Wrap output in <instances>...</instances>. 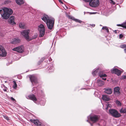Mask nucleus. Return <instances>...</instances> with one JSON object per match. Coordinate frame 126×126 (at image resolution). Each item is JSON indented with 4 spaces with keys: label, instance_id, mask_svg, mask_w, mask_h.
<instances>
[{
    "label": "nucleus",
    "instance_id": "21",
    "mask_svg": "<svg viewBox=\"0 0 126 126\" xmlns=\"http://www.w3.org/2000/svg\"><path fill=\"white\" fill-rule=\"evenodd\" d=\"M34 124L37 126H41V123L37 120H35Z\"/></svg>",
    "mask_w": 126,
    "mask_h": 126
},
{
    "label": "nucleus",
    "instance_id": "8",
    "mask_svg": "<svg viewBox=\"0 0 126 126\" xmlns=\"http://www.w3.org/2000/svg\"><path fill=\"white\" fill-rule=\"evenodd\" d=\"M13 50L19 53H22L24 51V47L23 46H20L13 48Z\"/></svg>",
    "mask_w": 126,
    "mask_h": 126
},
{
    "label": "nucleus",
    "instance_id": "45",
    "mask_svg": "<svg viewBox=\"0 0 126 126\" xmlns=\"http://www.w3.org/2000/svg\"><path fill=\"white\" fill-rule=\"evenodd\" d=\"M3 90L4 91H7V90L6 89H3Z\"/></svg>",
    "mask_w": 126,
    "mask_h": 126
},
{
    "label": "nucleus",
    "instance_id": "25",
    "mask_svg": "<svg viewBox=\"0 0 126 126\" xmlns=\"http://www.w3.org/2000/svg\"><path fill=\"white\" fill-rule=\"evenodd\" d=\"M120 112L121 113H126V109L122 108L120 110Z\"/></svg>",
    "mask_w": 126,
    "mask_h": 126
},
{
    "label": "nucleus",
    "instance_id": "31",
    "mask_svg": "<svg viewBox=\"0 0 126 126\" xmlns=\"http://www.w3.org/2000/svg\"><path fill=\"white\" fill-rule=\"evenodd\" d=\"M122 27L123 28L126 29V22H125L122 24Z\"/></svg>",
    "mask_w": 126,
    "mask_h": 126
},
{
    "label": "nucleus",
    "instance_id": "42",
    "mask_svg": "<svg viewBox=\"0 0 126 126\" xmlns=\"http://www.w3.org/2000/svg\"><path fill=\"white\" fill-rule=\"evenodd\" d=\"M59 1L60 2H61L62 3H63V2L61 0H59Z\"/></svg>",
    "mask_w": 126,
    "mask_h": 126
},
{
    "label": "nucleus",
    "instance_id": "2",
    "mask_svg": "<svg viewBox=\"0 0 126 126\" xmlns=\"http://www.w3.org/2000/svg\"><path fill=\"white\" fill-rule=\"evenodd\" d=\"M13 12L12 10L9 8L4 7L0 10V14L3 18L5 19H8Z\"/></svg>",
    "mask_w": 126,
    "mask_h": 126
},
{
    "label": "nucleus",
    "instance_id": "11",
    "mask_svg": "<svg viewBox=\"0 0 126 126\" xmlns=\"http://www.w3.org/2000/svg\"><path fill=\"white\" fill-rule=\"evenodd\" d=\"M111 72L112 73L117 74L118 76L120 75L121 74V71L117 69H114L112 70Z\"/></svg>",
    "mask_w": 126,
    "mask_h": 126
},
{
    "label": "nucleus",
    "instance_id": "10",
    "mask_svg": "<svg viewBox=\"0 0 126 126\" xmlns=\"http://www.w3.org/2000/svg\"><path fill=\"white\" fill-rule=\"evenodd\" d=\"M90 119L94 123L97 122L98 120L99 117L96 115H94L90 117Z\"/></svg>",
    "mask_w": 126,
    "mask_h": 126
},
{
    "label": "nucleus",
    "instance_id": "29",
    "mask_svg": "<svg viewBox=\"0 0 126 126\" xmlns=\"http://www.w3.org/2000/svg\"><path fill=\"white\" fill-rule=\"evenodd\" d=\"M3 116L5 119L9 121L10 120V119L8 116L5 115H3Z\"/></svg>",
    "mask_w": 126,
    "mask_h": 126
},
{
    "label": "nucleus",
    "instance_id": "15",
    "mask_svg": "<svg viewBox=\"0 0 126 126\" xmlns=\"http://www.w3.org/2000/svg\"><path fill=\"white\" fill-rule=\"evenodd\" d=\"M105 92L107 94H111L112 92V90L110 88H105Z\"/></svg>",
    "mask_w": 126,
    "mask_h": 126
},
{
    "label": "nucleus",
    "instance_id": "28",
    "mask_svg": "<svg viewBox=\"0 0 126 126\" xmlns=\"http://www.w3.org/2000/svg\"><path fill=\"white\" fill-rule=\"evenodd\" d=\"M102 29L103 30H106V31L107 32H109V29H108V28L107 27H103L102 28Z\"/></svg>",
    "mask_w": 126,
    "mask_h": 126
},
{
    "label": "nucleus",
    "instance_id": "47",
    "mask_svg": "<svg viewBox=\"0 0 126 126\" xmlns=\"http://www.w3.org/2000/svg\"><path fill=\"white\" fill-rule=\"evenodd\" d=\"M91 124V126H92V124Z\"/></svg>",
    "mask_w": 126,
    "mask_h": 126
},
{
    "label": "nucleus",
    "instance_id": "36",
    "mask_svg": "<svg viewBox=\"0 0 126 126\" xmlns=\"http://www.w3.org/2000/svg\"><path fill=\"white\" fill-rule=\"evenodd\" d=\"M37 37V36L36 35H35L32 38V39H34L36 38Z\"/></svg>",
    "mask_w": 126,
    "mask_h": 126
},
{
    "label": "nucleus",
    "instance_id": "12",
    "mask_svg": "<svg viewBox=\"0 0 126 126\" xmlns=\"http://www.w3.org/2000/svg\"><path fill=\"white\" fill-rule=\"evenodd\" d=\"M28 99H30L33 100L35 102L37 100V99L35 95L33 94L30 95H29L27 97Z\"/></svg>",
    "mask_w": 126,
    "mask_h": 126
},
{
    "label": "nucleus",
    "instance_id": "7",
    "mask_svg": "<svg viewBox=\"0 0 126 126\" xmlns=\"http://www.w3.org/2000/svg\"><path fill=\"white\" fill-rule=\"evenodd\" d=\"M7 54L4 48L0 45V56L5 57Z\"/></svg>",
    "mask_w": 126,
    "mask_h": 126
},
{
    "label": "nucleus",
    "instance_id": "6",
    "mask_svg": "<svg viewBox=\"0 0 126 126\" xmlns=\"http://www.w3.org/2000/svg\"><path fill=\"white\" fill-rule=\"evenodd\" d=\"M99 4V1L98 0H92L90 2V5L92 7H96Z\"/></svg>",
    "mask_w": 126,
    "mask_h": 126
},
{
    "label": "nucleus",
    "instance_id": "44",
    "mask_svg": "<svg viewBox=\"0 0 126 126\" xmlns=\"http://www.w3.org/2000/svg\"><path fill=\"white\" fill-rule=\"evenodd\" d=\"M52 59H49V61L50 62L52 61Z\"/></svg>",
    "mask_w": 126,
    "mask_h": 126
},
{
    "label": "nucleus",
    "instance_id": "35",
    "mask_svg": "<svg viewBox=\"0 0 126 126\" xmlns=\"http://www.w3.org/2000/svg\"><path fill=\"white\" fill-rule=\"evenodd\" d=\"M123 37V35L122 34H120L119 35V38L120 39L122 38Z\"/></svg>",
    "mask_w": 126,
    "mask_h": 126
},
{
    "label": "nucleus",
    "instance_id": "33",
    "mask_svg": "<svg viewBox=\"0 0 126 126\" xmlns=\"http://www.w3.org/2000/svg\"><path fill=\"white\" fill-rule=\"evenodd\" d=\"M116 103L118 105H121V103L119 101H116Z\"/></svg>",
    "mask_w": 126,
    "mask_h": 126
},
{
    "label": "nucleus",
    "instance_id": "27",
    "mask_svg": "<svg viewBox=\"0 0 126 126\" xmlns=\"http://www.w3.org/2000/svg\"><path fill=\"white\" fill-rule=\"evenodd\" d=\"M106 105L107 107L106 108V110H107L108 109L111 107V106L110 104H108L107 105Z\"/></svg>",
    "mask_w": 126,
    "mask_h": 126
},
{
    "label": "nucleus",
    "instance_id": "32",
    "mask_svg": "<svg viewBox=\"0 0 126 126\" xmlns=\"http://www.w3.org/2000/svg\"><path fill=\"white\" fill-rule=\"evenodd\" d=\"M10 99L14 101V102H16V100L12 97H11Z\"/></svg>",
    "mask_w": 126,
    "mask_h": 126
},
{
    "label": "nucleus",
    "instance_id": "18",
    "mask_svg": "<svg viewBox=\"0 0 126 126\" xmlns=\"http://www.w3.org/2000/svg\"><path fill=\"white\" fill-rule=\"evenodd\" d=\"M97 83L99 86H102L104 84V81L98 79L97 80Z\"/></svg>",
    "mask_w": 126,
    "mask_h": 126
},
{
    "label": "nucleus",
    "instance_id": "23",
    "mask_svg": "<svg viewBox=\"0 0 126 126\" xmlns=\"http://www.w3.org/2000/svg\"><path fill=\"white\" fill-rule=\"evenodd\" d=\"M99 75L101 77H103L106 76V75L105 74H103L102 72H100L99 73Z\"/></svg>",
    "mask_w": 126,
    "mask_h": 126
},
{
    "label": "nucleus",
    "instance_id": "43",
    "mask_svg": "<svg viewBox=\"0 0 126 126\" xmlns=\"http://www.w3.org/2000/svg\"><path fill=\"white\" fill-rule=\"evenodd\" d=\"M102 79L104 80H106V78H102Z\"/></svg>",
    "mask_w": 126,
    "mask_h": 126
},
{
    "label": "nucleus",
    "instance_id": "41",
    "mask_svg": "<svg viewBox=\"0 0 126 126\" xmlns=\"http://www.w3.org/2000/svg\"><path fill=\"white\" fill-rule=\"evenodd\" d=\"M124 51L125 53H126V48H125L124 50Z\"/></svg>",
    "mask_w": 126,
    "mask_h": 126
},
{
    "label": "nucleus",
    "instance_id": "16",
    "mask_svg": "<svg viewBox=\"0 0 126 126\" xmlns=\"http://www.w3.org/2000/svg\"><path fill=\"white\" fill-rule=\"evenodd\" d=\"M9 22L11 24H15V23L14 22V16H10L9 19Z\"/></svg>",
    "mask_w": 126,
    "mask_h": 126
},
{
    "label": "nucleus",
    "instance_id": "38",
    "mask_svg": "<svg viewBox=\"0 0 126 126\" xmlns=\"http://www.w3.org/2000/svg\"><path fill=\"white\" fill-rule=\"evenodd\" d=\"M123 78L124 79H126V76L125 75L123 76Z\"/></svg>",
    "mask_w": 126,
    "mask_h": 126
},
{
    "label": "nucleus",
    "instance_id": "24",
    "mask_svg": "<svg viewBox=\"0 0 126 126\" xmlns=\"http://www.w3.org/2000/svg\"><path fill=\"white\" fill-rule=\"evenodd\" d=\"M13 82L14 83L13 87L14 89H16L17 87V85L16 84V81H15L14 80L13 81Z\"/></svg>",
    "mask_w": 126,
    "mask_h": 126
},
{
    "label": "nucleus",
    "instance_id": "17",
    "mask_svg": "<svg viewBox=\"0 0 126 126\" xmlns=\"http://www.w3.org/2000/svg\"><path fill=\"white\" fill-rule=\"evenodd\" d=\"M20 40L19 39L14 38L13 39L12 43L13 44H16L20 42Z\"/></svg>",
    "mask_w": 126,
    "mask_h": 126
},
{
    "label": "nucleus",
    "instance_id": "48",
    "mask_svg": "<svg viewBox=\"0 0 126 126\" xmlns=\"http://www.w3.org/2000/svg\"><path fill=\"white\" fill-rule=\"evenodd\" d=\"M66 8H68L67 7Z\"/></svg>",
    "mask_w": 126,
    "mask_h": 126
},
{
    "label": "nucleus",
    "instance_id": "26",
    "mask_svg": "<svg viewBox=\"0 0 126 126\" xmlns=\"http://www.w3.org/2000/svg\"><path fill=\"white\" fill-rule=\"evenodd\" d=\"M98 70V69H96V70H95L94 71H93L92 72V74L94 76H95V75H96V74L97 73Z\"/></svg>",
    "mask_w": 126,
    "mask_h": 126
},
{
    "label": "nucleus",
    "instance_id": "34",
    "mask_svg": "<svg viewBox=\"0 0 126 126\" xmlns=\"http://www.w3.org/2000/svg\"><path fill=\"white\" fill-rule=\"evenodd\" d=\"M35 120L34 119H31L30 120V121H31V122L32 123H34V121H35Z\"/></svg>",
    "mask_w": 126,
    "mask_h": 126
},
{
    "label": "nucleus",
    "instance_id": "39",
    "mask_svg": "<svg viewBox=\"0 0 126 126\" xmlns=\"http://www.w3.org/2000/svg\"><path fill=\"white\" fill-rule=\"evenodd\" d=\"M84 0V1H85L87 2H88L90 1L91 0Z\"/></svg>",
    "mask_w": 126,
    "mask_h": 126
},
{
    "label": "nucleus",
    "instance_id": "4",
    "mask_svg": "<svg viewBox=\"0 0 126 126\" xmlns=\"http://www.w3.org/2000/svg\"><path fill=\"white\" fill-rule=\"evenodd\" d=\"M109 113L112 116L115 117H120V114L115 110L110 109L109 110Z\"/></svg>",
    "mask_w": 126,
    "mask_h": 126
},
{
    "label": "nucleus",
    "instance_id": "1",
    "mask_svg": "<svg viewBox=\"0 0 126 126\" xmlns=\"http://www.w3.org/2000/svg\"><path fill=\"white\" fill-rule=\"evenodd\" d=\"M41 18L45 22H46L48 28L50 30H52L54 24V19L49 17L46 15H44Z\"/></svg>",
    "mask_w": 126,
    "mask_h": 126
},
{
    "label": "nucleus",
    "instance_id": "40",
    "mask_svg": "<svg viewBox=\"0 0 126 126\" xmlns=\"http://www.w3.org/2000/svg\"><path fill=\"white\" fill-rule=\"evenodd\" d=\"M122 24H118L117 25L118 26H120L122 27Z\"/></svg>",
    "mask_w": 126,
    "mask_h": 126
},
{
    "label": "nucleus",
    "instance_id": "19",
    "mask_svg": "<svg viewBox=\"0 0 126 126\" xmlns=\"http://www.w3.org/2000/svg\"><path fill=\"white\" fill-rule=\"evenodd\" d=\"M102 98L103 100L106 101H108L110 100V98L108 96L106 95H103Z\"/></svg>",
    "mask_w": 126,
    "mask_h": 126
},
{
    "label": "nucleus",
    "instance_id": "5",
    "mask_svg": "<svg viewBox=\"0 0 126 126\" xmlns=\"http://www.w3.org/2000/svg\"><path fill=\"white\" fill-rule=\"evenodd\" d=\"M29 32V30H25L21 32V34L24 37L25 39L28 41L31 40L30 39L28 35Z\"/></svg>",
    "mask_w": 126,
    "mask_h": 126
},
{
    "label": "nucleus",
    "instance_id": "3",
    "mask_svg": "<svg viewBox=\"0 0 126 126\" xmlns=\"http://www.w3.org/2000/svg\"><path fill=\"white\" fill-rule=\"evenodd\" d=\"M38 27V30L40 31L39 36L42 37L45 34V29L44 26L43 24H41Z\"/></svg>",
    "mask_w": 126,
    "mask_h": 126
},
{
    "label": "nucleus",
    "instance_id": "46",
    "mask_svg": "<svg viewBox=\"0 0 126 126\" xmlns=\"http://www.w3.org/2000/svg\"><path fill=\"white\" fill-rule=\"evenodd\" d=\"M87 122H88V120H87Z\"/></svg>",
    "mask_w": 126,
    "mask_h": 126
},
{
    "label": "nucleus",
    "instance_id": "13",
    "mask_svg": "<svg viewBox=\"0 0 126 126\" xmlns=\"http://www.w3.org/2000/svg\"><path fill=\"white\" fill-rule=\"evenodd\" d=\"M120 88L118 87H115L114 89V93L115 94L117 95H119L120 93Z\"/></svg>",
    "mask_w": 126,
    "mask_h": 126
},
{
    "label": "nucleus",
    "instance_id": "20",
    "mask_svg": "<svg viewBox=\"0 0 126 126\" xmlns=\"http://www.w3.org/2000/svg\"><path fill=\"white\" fill-rule=\"evenodd\" d=\"M16 3L18 5L23 4L24 2L23 0H16Z\"/></svg>",
    "mask_w": 126,
    "mask_h": 126
},
{
    "label": "nucleus",
    "instance_id": "9",
    "mask_svg": "<svg viewBox=\"0 0 126 126\" xmlns=\"http://www.w3.org/2000/svg\"><path fill=\"white\" fill-rule=\"evenodd\" d=\"M30 79L33 85L34 84H36L38 83L37 78L35 77L33 75H30L29 76Z\"/></svg>",
    "mask_w": 126,
    "mask_h": 126
},
{
    "label": "nucleus",
    "instance_id": "14",
    "mask_svg": "<svg viewBox=\"0 0 126 126\" xmlns=\"http://www.w3.org/2000/svg\"><path fill=\"white\" fill-rule=\"evenodd\" d=\"M67 16L69 19H72L77 22H78L80 23L82 22V21L78 19H75L74 17H72L69 15H68Z\"/></svg>",
    "mask_w": 126,
    "mask_h": 126
},
{
    "label": "nucleus",
    "instance_id": "37",
    "mask_svg": "<svg viewBox=\"0 0 126 126\" xmlns=\"http://www.w3.org/2000/svg\"><path fill=\"white\" fill-rule=\"evenodd\" d=\"M90 26H92L93 27H94L95 26V25L94 24H90Z\"/></svg>",
    "mask_w": 126,
    "mask_h": 126
},
{
    "label": "nucleus",
    "instance_id": "22",
    "mask_svg": "<svg viewBox=\"0 0 126 126\" xmlns=\"http://www.w3.org/2000/svg\"><path fill=\"white\" fill-rule=\"evenodd\" d=\"M19 26L20 28L22 29H24L26 28L24 23H20L19 24Z\"/></svg>",
    "mask_w": 126,
    "mask_h": 126
},
{
    "label": "nucleus",
    "instance_id": "30",
    "mask_svg": "<svg viewBox=\"0 0 126 126\" xmlns=\"http://www.w3.org/2000/svg\"><path fill=\"white\" fill-rule=\"evenodd\" d=\"M120 47L122 48H126V44H123L121 45L120 46Z\"/></svg>",
    "mask_w": 126,
    "mask_h": 126
}]
</instances>
